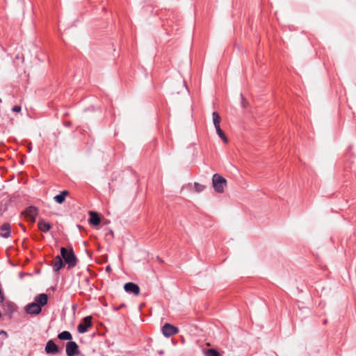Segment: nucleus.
Masks as SVG:
<instances>
[{"instance_id": "obj_1", "label": "nucleus", "mask_w": 356, "mask_h": 356, "mask_svg": "<svg viewBox=\"0 0 356 356\" xmlns=\"http://www.w3.org/2000/svg\"><path fill=\"white\" fill-rule=\"evenodd\" d=\"M212 186L216 192L222 193L227 186V180L219 174H214L212 177Z\"/></svg>"}, {"instance_id": "obj_2", "label": "nucleus", "mask_w": 356, "mask_h": 356, "mask_svg": "<svg viewBox=\"0 0 356 356\" xmlns=\"http://www.w3.org/2000/svg\"><path fill=\"white\" fill-rule=\"evenodd\" d=\"M60 254L69 268L74 267L76 265L77 259L72 249L67 250L65 248H61Z\"/></svg>"}, {"instance_id": "obj_3", "label": "nucleus", "mask_w": 356, "mask_h": 356, "mask_svg": "<svg viewBox=\"0 0 356 356\" xmlns=\"http://www.w3.org/2000/svg\"><path fill=\"white\" fill-rule=\"evenodd\" d=\"M38 214V209L33 207L30 206L22 213V215L24 216V218L30 221L31 223H34L36 220V217Z\"/></svg>"}, {"instance_id": "obj_4", "label": "nucleus", "mask_w": 356, "mask_h": 356, "mask_svg": "<svg viewBox=\"0 0 356 356\" xmlns=\"http://www.w3.org/2000/svg\"><path fill=\"white\" fill-rule=\"evenodd\" d=\"M179 332L178 327L170 323H165L162 327V333L166 337H170L177 334Z\"/></svg>"}, {"instance_id": "obj_5", "label": "nucleus", "mask_w": 356, "mask_h": 356, "mask_svg": "<svg viewBox=\"0 0 356 356\" xmlns=\"http://www.w3.org/2000/svg\"><path fill=\"white\" fill-rule=\"evenodd\" d=\"M1 307L4 310L5 314H11L15 310V305L9 300H5L2 294Z\"/></svg>"}, {"instance_id": "obj_6", "label": "nucleus", "mask_w": 356, "mask_h": 356, "mask_svg": "<svg viewBox=\"0 0 356 356\" xmlns=\"http://www.w3.org/2000/svg\"><path fill=\"white\" fill-rule=\"evenodd\" d=\"M90 326H92V317L86 316L82 320L81 323L79 324L77 330L79 333H84Z\"/></svg>"}, {"instance_id": "obj_7", "label": "nucleus", "mask_w": 356, "mask_h": 356, "mask_svg": "<svg viewBox=\"0 0 356 356\" xmlns=\"http://www.w3.org/2000/svg\"><path fill=\"white\" fill-rule=\"evenodd\" d=\"M124 289L127 293H134L136 296H138L140 294V288L135 283L127 282L124 285Z\"/></svg>"}, {"instance_id": "obj_8", "label": "nucleus", "mask_w": 356, "mask_h": 356, "mask_svg": "<svg viewBox=\"0 0 356 356\" xmlns=\"http://www.w3.org/2000/svg\"><path fill=\"white\" fill-rule=\"evenodd\" d=\"M78 345L74 341H69L66 344V354L67 356H74L78 353Z\"/></svg>"}, {"instance_id": "obj_9", "label": "nucleus", "mask_w": 356, "mask_h": 356, "mask_svg": "<svg viewBox=\"0 0 356 356\" xmlns=\"http://www.w3.org/2000/svg\"><path fill=\"white\" fill-rule=\"evenodd\" d=\"M45 352L47 354L56 355L58 353L59 349L58 346L52 340H49L46 344Z\"/></svg>"}, {"instance_id": "obj_10", "label": "nucleus", "mask_w": 356, "mask_h": 356, "mask_svg": "<svg viewBox=\"0 0 356 356\" xmlns=\"http://www.w3.org/2000/svg\"><path fill=\"white\" fill-rule=\"evenodd\" d=\"M41 307L37 302H32L26 307V312L30 314H38L41 312Z\"/></svg>"}, {"instance_id": "obj_11", "label": "nucleus", "mask_w": 356, "mask_h": 356, "mask_svg": "<svg viewBox=\"0 0 356 356\" xmlns=\"http://www.w3.org/2000/svg\"><path fill=\"white\" fill-rule=\"evenodd\" d=\"M64 266V263L60 256H56L52 261V266L54 271L58 272Z\"/></svg>"}, {"instance_id": "obj_12", "label": "nucleus", "mask_w": 356, "mask_h": 356, "mask_svg": "<svg viewBox=\"0 0 356 356\" xmlns=\"http://www.w3.org/2000/svg\"><path fill=\"white\" fill-rule=\"evenodd\" d=\"M69 195L68 191H63L60 194L54 196V200L58 204H63L65 201V197Z\"/></svg>"}, {"instance_id": "obj_13", "label": "nucleus", "mask_w": 356, "mask_h": 356, "mask_svg": "<svg viewBox=\"0 0 356 356\" xmlns=\"http://www.w3.org/2000/svg\"><path fill=\"white\" fill-rule=\"evenodd\" d=\"M38 226L39 229L43 232H47L51 228V225L43 219L39 220Z\"/></svg>"}, {"instance_id": "obj_14", "label": "nucleus", "mask_w": 356, "mask_h": 356, "mask_svg": "<svg viewBox=\"0 0 356 356\" xmlns=\"http://www.w3.org/2000/svg\"><path fill=\"white\" fill-rule=\"evenodd\" d=\"M89 214H90L89 221H90V224H92L93 225H97L100 223L101 219H100L99 215L97 214V213H96L95 211H90Z\"/></svg>"}, {"instance_id": "obj_15", "label": "nucleus", "mask_w": 356, "mask_h": 356, "mask_svg": "<svg viewBox=\"0 0 356 356\" xmlns=\"http://www.w3.org/2000/svg\"><path fill=\"white\" fill-rule=\"evenodd\" d=\"M35 302L39 304L41 307L42 306H44L47 303L48 296L45 293H41L39 296L35 297Z\"/></svg>"}, {"instance_id": "obj_16", "label": "nucleus", "mask_w": 356, "mask_h": 356, "mask_svg": "<svg viewBox=\"0 0 356 356\" xmlns=\"http://www.w3.org/2000/svg\"><path fill=\"white\" fill-rule=\"evenodd\" d=\"M10 226L8 223H5L1 226V236L8 238L10 236Z\"/></svg>"}, {"instance_id": "obj_17", "label": "nucleus", "mask_w": 356, "mask_h": 356, "mask_svg": "<svg viewBox=\"0 0 356 356\" xmlns=\"http://www.w3.org/2000/svg\"><path fill=\"white\" fill-rule=\"evenodd\" d=\"M213 118V123L215 126V128L220 127V123L221 122V118L217 112H213L212 113Z\"/></svg>"}, {"instance_id": "obj_18", "label": "nucleus", "mask_w": 356, "mask_h": 356, "mask_svg": "<svg viewBox=\"0 0 356 356\" xmlns=\"http://www.w3.org/2000/svg\"><path fill=\"white\" fill-rule=\"evenodd\" d=\"M58 338L60 340H71L72 334L68 331H63L58 334Z\"/></svg>"}, {"instance_id": "obj_19", "label": "nucleus", "mask_w": 356, "mask_h": 356, "mask_svg": "<svg viewBox=\"0 0 356 356\" xmlns=\"http://www.w3.org/2000/svg\"><path fill=\"white\" fill-rule=\"evenodd\" d=\"M204 354L205 356H222L219 352L213 348L204 350Z\"/></svg>"}, {"instance_id": "obj_20", "label": "nucleus", "mask_w": 356, "mask_h": 356, "mask_svg": "<svg viewBox=\"0 0 356 356\" xmlns=\"http://www.w3.org/2000/svg\"><path fill=\"white\" fill-rule=\"evenodd\" d=\"M217 134L218 136L224 141V143H228V138L221 129L220 127L216 128Z\"/></svg>"}, {"instance_id": "obj_21", "label": "nucleus", "mask_w": 356, "mask_h": 356, "mask_svg": "<svg viewBox=\"0 0 356 356\" xmlns=\"http://www.w3.org/2000/svg\"><path fill=\"white\" fill-rule=\"evenodd\" d=\"M194 187H195V191L197 192V193L202 192L205 188V186L204 185L200 184H199L197 182H195L194 184Z\"/></svg>"}, {"instance_id": "obj_22", "label": "nucleus", "mask_w": 356, "mask_h": 356, "mask_svg": "<svg viewBox=\"0 0 356 356\" xmlns=\"http://www.w3.org/2000/svg\"><path fill=\"white\" fill-rule=\"evenodd\" d=\"M13 111L14 112H19L21 111V107L19 106H15L13 108H12Z\"/></svg>"}, {"instance_id": "obj_23", "label": "nucleus", "mask_w": 356, "mask_h": 356, "mask_svg": "<svg viewBox=\"0 0 356 356\" xmlns=\"http://www.w3.org/2000/svg\"><path fill=\"white\" fill-rule=\"evenodd\" d=\"M1 334L5 335L6 337H7V333L6 332L3 331V330H1Z\"/></svg>"}, {"instance_id": "obj_24", "label": "nucleus", "mask_w": 356, "mask_h": 356, "mask_svg": "<svg viewBox=\"0 0 356 356\" xmlns=\"http://www.w3.org/2000/svg\"><path fill=\"white\" fill-rule=\"evenodd\" d=\"M106 271H110L111 270V267L110 266H107L106 268Z\"/></svg>"}, {"instance_id": "obj_25", "label": "nucleus", "mask_w": 356, "mask_h": 356, "mask_svg": "<svg viewBox=\"0 0 356 356\" xmlns=\"http://www.w3.org/2000/svg\"><path fill=\"white\" fill-rule=\"evenodd\" d=\"M85 281H86V282H88V281H89L88 277H86V278H85Z\"/></svg>"}]
</instances>
